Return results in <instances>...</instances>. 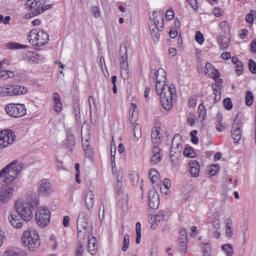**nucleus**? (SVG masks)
Returning <instances> with one entry per match:
<instances>
[{"instance_id":"nucleus-2","label":"nucleus","mask_w":256,"mask_h":256,"mask_svg":"<svg viewBox=\"0 0 256 256\" xmlns=\"http://www.w3.org/2000/svg\"><path fill=\"white\" fill-rule=\"evenodd\" d=\"M39 205V197L29 195L25 199L16 200L14 209L22 221H31L33 219V211Z\"/></svg>"},{"instance_id":"nucleus-51","label":"nucleus","mask_w":256,"mask_h":256,"mask_svg":"<svg viewBox=\"0 0 256 256\" xmlns=\"http://www.w3.org/2000/svg\"><path fill=\"white\" fill-rule=\"evenodd\" d=\"M219 27L224 34L229 33V23L227 21L220 22Z\"/></svg>"},{"instance_id":"nucleus-32","label":"nucleus","mask_w":256,"mask_h":256,"mask_svg":"<svg viewBox=\"0 0 256 256\" xmlns=\"http://www.w3.org/2000/svg\"><path fill=\"white\" fill-rule=\"evenodd\" d=\"M27 60L29 63H38L39 62V55L37 52L28 51L26 53Z\"/></svg>"},{"instance_id":"nucleus-48","label":"nucleus","mask_w":256,"mask_h":256,"mask_svg":"<svg viewBox=\"0 0 256 256\" xmlns=\"http://www.w3.org/2000/svg\"><path fill=\"white\" fill-rule=\"evenodd\" d=\"M212 89H213V93L215 95V101H217V99H218V101H220L221 100V87L213 86Z\"/></svg>"},{"instance_id":"nucleus-37","label":"nucleus","mask_w":256,"mask_h":256,"mask_svg":"<svg viewBox=\"0 0 256 256\" xmlns=\"http://www.w3.org/2000/svg\"><path fill=\"white\" fill-rule=\"evenodd\" d=\"M255 19H256V11L255 10H251L245 18L246 23H249L250 25H253V23H255Z\"/></svg>"},{"instance_id":"nucleus-44","label":"nucleus","mask_w":256,"mask_h":256,"mask_svg":"<svg viewBox=\"0 0 256 256\" xmlns=\"http://www.w3.org/2000/svg\"><path fill=\"white\" fill-rule=\"evenodd\" d=\"M180 253H187V239L180 238V246H179Z\"/></svg>"},{"instance_id":"nucleus-17","label":"nucleus","mask_w":256,"mask_h":256,"mask_svg":"<svg viewBox=\"0 0 256 256\" xmlns=\"http://www.w3.org/2000/svg\"><path fill=\"white\" fill-rule=\"evenodd\" d=\"M169 219V212L165 210H161L158 214H156L154 217H151L150 222L151 223V229H156L161 221H167Z\"/></svg>"},{"instance_id":"nucleus-5","label":"nucleus","mask_w":256,"mask_h":256,"mask_svg":"<svg viewBox=\"0 0 256 256\" xmlns=\"http://www.w3.org/2000/svg\"><path fill=\"white\" fill-rule=\"evenodd\" d=\"M45 3H47V0H26L25 7L29 13L25 15V18L37 17V15H41V13L53 8V4Z\"/></svg>"},{"instance_id":"nucleus-27","label":"nucleus","mask_w":256,"mask_h":256,"mask_svg":"<svg viewBox=\"0 0 256 256\" xmlns=\"http://www.w3.org/2000/svg\"><path fill=\"white\" fill-rule=\"evenodd\" d=\"M88 253H90V255L97 254V238L93 236L88 238Z\"/></svg>"},{"instance_id":"nucleus-15","label":"nucleus","mask_w":256,"mask_h":256,"mask_svg":"<svg viewBox=\"0 0 256 256\" xmlns=\"http://www.w3.org/2000/svg\"><path fill=\"white\" fill-rule=\"evenodd\" d=\"M241 118H239V115H236L233 124H232V130H231V137L234 141V143H236V145H239V141H241Z\"/></svg>"},{"instance_id":"nucleus-54","label":"nucleus","mask_w":256,"mask_h":256,"mask_svg":"<svg viewBox=\"0 0 256 256\" xmlns=\"http://www.w3.org/2000/svg\"><path fill=\"white\" fill-rule=\"evenodd\" d=\"M11 22V16L4 17L2 14H0V23H3L4 25H9Z\"/></svg>"},{"instance_id":"nucleus-58","label":"nucleus","mask_w":256,"mask_h":256,"mask_svg":"<svg viewBox=\"0 0 256 256\" xmlns=\"http://www.w3.org/2000/svg\"><path fill=\"white\" fill-rule=\"evenodd\" d=\"M111 163H112V173L113 175L117 176V164H115V156L112 155L111 157Z\"/></svg>"},{"instance_id":"nucleus-42","label":"nucleus","mask_w":256,"mask_h":256,"mask_svg":"<svg viewBox=\"0 0 256 256\" xmlns=\"http://www.w3.org/2000/svg\"><path fill=\"white\" fill-rule=\"evenodd\" d=\"M129 178H130L132 185H139V173L132 172V173H130Z\"/></svg>"},{"instance_id":"nucleus-22","label":"nucleus","mask_w":256,"mask_h":256,"mask_svg":"<svg viewBox=\"0 0 256 256\" xmlns=\"http://www.w3.org/2000/svg\"><path fill=\"white\" fill-rule=\"evenodd\" d=\"M153 156L151 157L150 163L151 165H159L161 163V148L159 146H153L152 148Z\"/></svg>"},{"instance_id":"nucleus-40","label":"nucleus","mask_w":256,"mask_h":256,"mask_svg":"<svg viewBox=\"0 0 256 256\" xmlns=\"http://www.w3.org/2000/svg\"><path fill=\"white\" fill-rule=\"evenodd\" d=\"M131 241L129 238V234H125L124 238H123V242H122V251L123 253H125L127 251V249H129V245H130Z\"/></svg>"},{"instance_id":"nucleus-21","label":"nucleus","mask_w":256,"mask_h":256,"mask_svg":"<svg viewBox=\"0 0 256 256\" xmlns=\"http://www.w3.org/2000/svg\"><path fill=\"white\" fill-rule=\"evenodd\" d=\"M84 201L86 209H88V211H93V208L95 207V194H93V191L88 190L86 192Z\"/></svg>"},{"instance_id":"nucleus-50","label":"nucleus","mask_w":256,"mask_h":256,"mask_svg":"<svg viewBox=\"0 0 256 256\" xmlns=\"http://www.w3.org/2000/svg\"><path fill=\"white\" fill-rule=\"evenodd\" d=\"M248 67L249 71L253 74L256 75V62L253 59H250L248 61Z\"/></svg>"},{"instance_id":"nucleus-12","label":"nucleus","mask_w":256,"mask_h":256,"mask_svg":"<svg viewBox=\"0 0 256 256\" xmlns=\"http://www.w3.org/2000/svg\"><path fill=\"white\" fill-rule=\"evenodd\" d=\"M36 223L42 229H45L51 223V210L45 207H40L35 213Z\"/></svg>"},{"instance_id":"nucleus-63","label":"nucleus","mask_w":256,"mask_h":256,"mask_svg":"<svg viewBox=\"0 0 256 256\" xmlns=\"http://www.w3.org/2000/svg\"><path fill=\"white\" fill-rule=\"evenodd\" d=\"M221 58L224 59L225 61H229V59H231V52L222 53Z\"/></svg>"},{"instance_id":"nucleus-36","label":"nucleus","mask_w":256,"mask_h":256,"mask_svg":"<svg viewBox=\"0 0 256 256\" xmlns=\"http://www.w3.org/2000/svg\"><path fill=\"white\" fill-rule=\"evenodd\" d=\"M15 73L9 70H0V79H13Z\"/></svg>"},{"instance_id":"nucleus-45","label":"nucleus","mask_w":256,"mask_h":256,"mask_svg":"<svg viewBox=\"0 0 256 256\" xmlns=\"http://www.w3.org/2000/svg\"><path fill=\"white\" fill-rule=\"evenodd\" d=\"M8 49H25L27 46L21 45L17 42H10L6 45Z\"/></svg>"},{"instance_id":"nucleus-8","label":"nucleus","mask_w":256,"mask_h":256,"mask_svg":"<svg viewBox=\"0 0 256 256\" xmlns=\"http://www.w3.org/2000/svg\"><path fill=\"white\" fill-rule=\"evenodd\" d=\"M27 39L30 45L43 47L49 43V34L43 30L33 29L28 33Z\"/></svg>"},{"instance_id":"nucleus-52","label":"nucleus","mask_w":256,"mask_h":256,"mask_svg":"<svg viewBox=\"0 0 256 256\" xmlns=\"http://www.w3.org/2000/svg\"><path fill=\"white\" fill-rule=\"evenodd\" d=\"M244 71L245 67L243 66V62L240 61V63L236 64V75L241 76Z\"/></svg>"},{"instance_id":"nucleus-9","label":"nucleus","mask_w":256,"mask_h":256,"mask_svg":"<svg viewBox=\"0 0 256 256\" xmlns=\"http://www.w3.org/2000/svg\"><path fill=\"white\" fill-rule=\"evenodd\" d=\"M181 153H183V138L181 135L176 134L172 139L170 149V159L174 167L179 164V157H181Z\"/></svg>"},{"instance_id":"nucleus-1","label":"nucleus","mask_w":256,"mask_h":256,"mask_svg":"<svg viewBox=\"0 0 256 256\" xmlns=\"http://www.w3.org/2000/svg\"><path fill=\"white\" fill-rule=\"evenodd\" d=\"M150 79L156 83L155 89L157 95L160 97V103L165 111H171L173 109V101L177 99V89L175 85L171 84L167 86V72L163 68L158 70H151Z\"/></svg>"},{"instance_id":"nucleus-19","label":"nucleus","mask_w":256,"mask_h":256,"mask_svg":"<svg viewBox=\"0 0 256 256\" xmlns=\"http://www.w3.org/2000/svg\"><path fill=\"white\" fill-rule=\"evenodd\" d=\"M204 74L206 75V77H209L210 79L212 77H214L215 79L217 77H221V73L219 72V70H217L215 68V66L213 64H211V62H207L205 64V67H204Z\"/></svg>"},{"instance_id":"nucleus-23","label":"nucleus","mask_w":256,"mask_h":256,"mask_svg":"<svg viewBox=\"0 0 256 256\" xmlns=\"http://www.w3.org/2000/svg\"><path fill=\"white\" fill-rule=\"evenodd\" d=\"M190 174L192 177H199V173L201 171V165L197 160H191L189 162Z\"/></svg>"},{"instance_id":"nucleus-25","label":"nucleus","mask_w":256,"mask_h":256,"mask_svg":"<svg viewBox=\"0 0 256 256\" xmlns=\"http://www.w3.org/2000/svg\"><path fill=\"white\" fill-rule=\"evenodd\" d=\"M159 127L155 126L152 128V133H151V140L153 145H160L161 144V132L159 131Z\"/></svg>"},{"instance_id":"nucleus-6","label":"nucleus","mask_w":256,"mask_h":256,"mask_svg":"<svg viewBox=\"0 0 256 256\" xmlns=\"http://www.w3.org/2000/svg\"><path fill=\"white\" fill-rule=\"evenodd\" d=\"M22 245L28 251L32 253L37 251L41 247V239L39 238V232L33 228L25 230L21 237Z\"/></svg>"},{"instance_id":"nucleus-20","label":"nucleus","mask_w":256,"mask_h":256,"mask_svg":"<svg viewBox=\"0 0 256 256\" xmlns=\"http://www.w3.org/2000/svg\"><path fill=\"white\" fill-rule=\"evenodd\" d=\"M117 177V183L115 185V191H116V197L119 201H121V199L127 200V193H125L121 187H123V183L121 182V179H123V176L116 175Z\"/></svg>"},{"instance_id":"nucleus-4","label":"nucleus","mask_w":256,"mask_h":256,"mask_svg":"<svg viewBox=\"0 0 256 256\" xmlns=\"http://www.w3.org/2000/svg\"><path fill=\"white\" fill-rule=\"evenodd\" d=\"M23 163L18 160H13L6 167L0 171V179H4L8 183H15V179L19 178L21 171H23Z\"/></svg>"},{"instance_id":"nucleus-53","label":"nucleus","mask_w":256,"mask_h":256,"mask_svg":"<svg viewBox=\"0 0 256 256\" xmlns=\"http://www.w3.org/2000/svg\"><path fill=\"white\" fill-rule=\"evenodd\" d=\"M195 41H197L199 45H203V43H205V37L201 34V32L196 34Z\"/></svg>"},{"instance_id":"nucleus-59","label":"nucleus","mask_w":256,"mask_h":256,"mask_svg":"<svg viewBox=\"0 0 256 256\" xmlns=\"http://www.w3.org/2000/svg\"><path fill=\"white\" fill-rule=\"evenodd\" d=\"M166 19H168V21H173V19H175V12L173 10H167Z\"/></svg>"},{"instance_id":"nucleus-14","label":"nucleus","mask_w":256,"mask_h":256,"mask_svg":"<svg viewBox=\"0 0 256 256\" xmlns=\"http://www.w3.org/2000/svg\"><path fill=\"white\" fill-rule=\"evenodd\" d=\"M17 139V136L13 132V130H2L0 131V151L1 149H5V147H9V145H13Z\"/></svg>"},{"instance_id":"nucleus-61","label":"nucleus","mask_w":256,"mask_h":256,"mask_svg":"<svg viewBox=\"0 0 256 256\" xmlns=\"http://www.w3.org/2000/svg\"><path fill=\"white\" fill-rule=\"evenodd\" d=\"M71 223V218L69 216H64L63 217V225L64 227H69Z\"/></svg>"},{"instance_id":"nucleus-33","label":"nucleus","mask_w":256,"mask_h":256,"mask_svg":"<svg viewBox=\"0 0 256 256\" xmlns=\"http://www.w3.org/2000/svg\"><path fill=\"white\" fill-rule=\"evenodd\" d=\"M14 93L15 95H27V93H29V90L25 86L14 85Z\"/></svg>"},{"instance_id":"nucleus-60","label":"nucleus","mask_w":256,"mask_h":256,"mask_svg":"<svg viewBox=\"0 0 256 256\" xmlns=\"http://www.w3.org/2000/svg\"><path fill=\"white\" fill-rule=\"evenodd\" d=\"M213 225V229H215V231H219V229H221V220L216 219L212 222Z\"/></svg>"},{"instance_id":"nucleus-29","label":"nucleus","mask_w":256,"mask_h":256,"mask_svg":"<svg viewBox=\"0 0 256 256\" xmlns=\"http://www.w3.org/2000/svg\"><path fill=\"white\" fill-rule=\"evenodd\" d=\"M149 179L151 180L152 185L159 187V172L155 169H151L149 172Z\"/></svg>"},{"instance_id":"nucleus-39","label":"nucleus","mask_w":256,"mask_h":256,"mask_svg":"<svg viewBox=\"0 0 256 256\" xmlns=\"http://www.w3.org/2000/svg\"><path fill=\"white\" fill-rule=\"evenodd\" d=\"M184 157H189L190 159H194L196 153L195 150L191 147H185L183 151Z\"/></svg>"},{"instance_id":"nucleus-3","label":"nucleus","mask_w":256,"mask_h":256,"mask_svg":"<svg viewBox=\"0 0 256 256\" xmlns=\"http://www.w3.org/2000/svg\"><path fill=\"white\" fill-rule=\"evenodd\" d=\"M77 237L78 242L83 243L85 239H89L93 235V227H91V223L89 222V214L87 212H80L77 219Z\"/></svg>"},{"instance_id":"nucleus-47","label":"nucleus","mask_w":256,"mask_h":256,"mask_svg":"<svg viewBox=\"0 0 256 256\" xmlns=\"http://www.w3.org/2000/svg\"><path fill=\"white\" fill-rule=\"evenodd\" d=\"M224 109L227 111H231L233 109V101H231V98H225L223 101Z\"/></svg>"},{"instance_id":"nucleus-46","label":"nucleus","mask_w":256,"mask_h":256,"mask_svg":"<svg viewBox=\"0 0 256 256\" xmlns=\"http://www.w3.org/2000/svg\"><path fill=\"white\" fill-rule=\"evenodd\" d=\"M82 147H83L87 157H89V158L93 157V149L89 146V144H86L85 142H83Z\"/></svg>"},{"instance_id":"nucleus-55","label":"nucleus","mask_w":256,"mask_h":256,"mask_svg":"<svg viewBox=\"0 0 256 256\" xmlns=\"http://www.w3.org/2000/svg\"><path fill=\"white\" fill-rule=\"evenodd\" d=\"M202 247L204 249L203 256H211V254L207 251V249H211L210 243H202Z\"/></svg>"},{"instance_id":"nucleus-24","label":"nucleus","mask_w":256,"mask_h":256,"mask_svg":"<svg viewBox=\"0 0 256 256\" xmlns=\"http://www.w3.org/2000/svg\"><path fill=\"white\" fill-rule=\"evenodd\" d=\"M8 219L14 229H21L23 227V221L17 217V214L10 212Z\"/></svg>"},{"instance_id":"nucleus-13","label":"nucleus","mask_w":256,"mask_h":256,"mask_svg":"<svg viewBox=\"0 0 256 256\" xmlns=\"http://www.w3.org/2000/svg\"><path fill=\"white\" fill-rule=\"evenodd\" d=\"M120 73L122 79H129V56L127 55V47L120 48Z\"/></svg>"},{"instance_id":"nucleus-16","label":"nucleus","mask_w":256,"mask_h":256,"mask_svg":"<svg viewBox=\"0 0 256 256\" xmlns=\"http://www.w3.org/2000/svg\"><path fill=\"white\" fill-rule=\"evenodd\" d=\"M38 193L43 197H47V195H51L53 193V185L46 179L41 180L38 183Z\"/></svg>"},{"instance_id":"nucleus-11","label":"nucleus","mask_w":256,"mask_h":256,"mask_svg":"<svg viewBox=\"0 0 256 256\" xmlns=\"http://www.w3.org/2000/svg\"><path fill=\"white\" fill-rule=\"evenodd\" d=\"M5 111L7 115H9V117H13L14 119H19L27 115V107L25 106V104H7L5 106Z\"/></svg>"},{"instance_id":"nucleus-34","label":"nucleus","mask_w":256,"mask_h":256,"mask_svg":"<svg viewBox=\"0 0 256 256\" xmlns=\"http://www.w3.org/2000/svg\"><path fill=\"white\" fill-rule=\"evenodd\" d=\"M222 251L225 253L226 256H233L234 255V250H233V245L232 244H224L221 247Z\"/></svg>"},{"instance_id":"nucleus-35","label":"nucleus","mask_w":256,"mask_h":256,"mask_svg":"<svg viewBox=\"0 0 256 256\" xmlns=\"http://www.w3.org/2000/svg\"><path fill=\"white\" fill-rule=\"evenodd\" d=\"M198 115L199 118L202 119V121H205V119H207V108H205V105H203V103L198 106Z\"/></svg>"},{"instance_id":"nucleus-38","label":"nucleus","mask_w":256,"mask_h":256,"mask_svg":"<svg viewBox=\"0 0 256 256\" xmlns=\"http://www.w3.org/2000/svg\"><path fill=\"white\" fill-rule=\"evenodd\" d=\"M246 105L248 107H251L253 105V102L255 101V97L253 96V92L247 91L245 96Z\"/></svg>"},{"instance_id":"nucleus-31","label":"nucleus","mask_w":256,"mask_h":256,"mask_svg":"<svg viewBox=\"0 0 256 256\" xmlns=\"http://www.w3.org/2000/svg\"><path fill=\"white\" fill-rule=\"evenodd\" d=\"M218 44H219V47L220 49H229V38L227 36H219L218 37Z\"/></svg>"},{"instance_id":"nucleus-57","label":"nucleus","mask_w":256,"mask_h":256,"mask_svg":"<svg viewBox=\"0 0 256 256\" xmlns=\"http://www.w3.org/2000/svg\"><path fill=\"white\" fill-rule=\"evenodd\" d=\"M83 247V242H78V248L75 253L76 256H83Z\"/></svg>"},{"instance_id":"nucleus-56","label":"nucleus","mask_w":256,"mask_h":256,"mask_svg":"<svg viewBox=\"0 0 256 256\" xmlns=\"http://www.w3.org/2000/svg\"><path fill=\"white\" fill-rule=\"evenodd\" d=\"M189 5L194 9V11H197L199 9V2L197 0H187Z\"/></svg>"},{"instance_id":"nucleus-49","label":"nucleus","mask_w":256,"mask_h":256,"mask_svg":"<svg viewBox=\"0 0 256 256\" xmlns=\"http://www.w3.org/2000/svg\"><path fill=\"white\" fill-rule=\"evenodd\" d=\"M91 11L95 19H99V17H101V9L99 6H92Z\"/></svg>"},{"instance_id":"nucleus-64","label":"nucleus","mask_w":256,"mask_h":256,"mask_svg":"<svg viewBox=\"0 0 256 256\" xmlns=\"http://www.w3.org/2000/svg\"><path fill=\"white\" fill-rule=\"evenodd\" d=\"M250 51L256 53V39H254L250 44Z\"/></svg>"},{"instance_id":"nucleus-28","label":"nucleus","mask_w":256,"mask_h":256,"mask_svg":"<svg viewBox=\"0 0 256 256\" xmlns=\"http://www.w3.org/2000/svg\"><path fill=\"white\" fill-rule=\"evenodd\" d=\"M1 95H3L4 97H13L15 96V85L12 86H6L1 88L0 91Z\"/></svg>"},{"instance_id":"nucleus-18","label":"nucleus","mask_w":256,"mask_h":256,"mask_svg":"<svg viewBox=\"0 0 256 256\" xmlns=\"http://www.w3.org/2000/svg\"><path fill=\"white\" fill-rule=\"evenodd\" d=\"M148 205L150 209H159V193L152 189L148 193Z\"/></svg>"},{"instance_id":"nucleus-43","label":"nucleus","mask_w":256,"mask_h":256,"mask_svg":"<svg viewBox=\"0 0 256 256\" xmlns=\"http://www.w3.org/2000/svg\"><path fill=\"white\" fill-rule=\"evenodd\" d=\"M141 243V222L136 223V245Z\"/></svg>"},{"instance_id":"nucleus-41","label":"nucleus","mask_w":256,"mask_h":256,"mask_svg":"<svg viewBox=\"0 0 256 256\" xmlns=\"http://www.w3.org/2000/svg\"><path fill=\"white\" fill-rule=\"evenodd\" d=\"M133 133H134V137H135V139H137V141H138V139H141V137H142L141 125H139V124L134 125Z\"/></svg>"},{"instance_id":"nucleus-26","label":"nucleus","mask_w":256,"mask_h":256,"mask_svg":"<svg viewBox=\"0 0 256 256\" xmlns=\"http://www.w3.org/2000/svg\"><path fill=\"white\" fill-rule=\"evenodd\" d=\"M53 102H54V111L56 113H61L63 111V103L61 102V96L59 93L55 92L53 94Z\"/></svg>"},{"instance_id":"nucleus-62","label":"nucleus","mask_w":256,"mask_h":256,"mask_svg":"<svg viewBox=\"0 0 256 256\" xmlns=\"http://www.w3.org/2000/svg\"><path fill=\"white\" fill-rule=\"evenodd\" d=\"M4 256H19V253L13 251V250H7L4 252Z\"/></svg>"},{"instance_id":"nucleus-30","label":"nucleus","mask_w":256,"mask_h":256,"mask_svg":"<svg viewBox=\"0 0 256 256\" xmlns=\"http://www.w3.org/2000/svg\"><path fill=\"white\" fill-rule=\"evenodd\" d=\"M130 122L134 125L133 121L139 117V110H137L136 104H131L129 109Z\"/></svg>"},{"instance_id":"nucleus-10","label":"nucleus","mask_w":256,"mask_h":256,"mask_svg":"<svg viewBox=\"0 0 256 256\" xmlns=\"http://www.w3.org/2000/svg\"><path fill=\"white\" fill-rule=\"evenodd\" d=\"M15 197V183L3 180L0 186V203L7 205Z\"/></svg>"},{"instance_id":"nucleus-7","label":"nucleus","mask_w":256,"mask_h":256,"mask_svg":"<svg viewBox=\"0 0 256 256\" xmlns=\"http://www.w3.org/2000/svg\"><path fill=\"white\" fill-rule=\"evenodd\" d=\"M153 20H150L149 30L150 35L155 43L159 41V37H161V31L165 27V20L163 12H153Z\"/></svg>"}]
</instances>
